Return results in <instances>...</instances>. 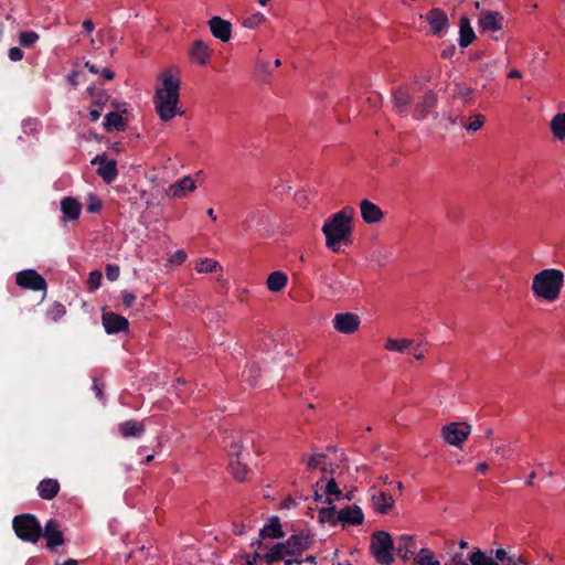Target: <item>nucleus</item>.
Returning <instances> with one entry per match:
<instances>
[{
	"label": "nucleus",
	"instance_id": "nucleus-25",
	"mask_svg": "<svg viewBox=\"0 0 565 565\" xmlns=\"http://www.w3.org/2000/svg\"><path fill=\"white\" fill-rule=\"evenodd\" d=\"M82 204L72 196H66L61 201V211L66 220L73 221L79 217Z\"/></svg>",
	"mask_w": 565,
	"mask_h": 565
},
{
	"label": "nucleus",
	"instance_id": "nucleus-16",
	"mask_svg": "<svg viewBox=\"0 0 565 565\" xmlns=\"http://www.w3.org/2000/svg\"><path fill=\"white\" fill-rule=\"evenodd\" d=\"M282 543L290 548L288 552L289 554L299 555L309 548L311 544V537L309 534L300 532L291 535L286 542Z\"/></svg>",
	"mask_w": 565,
	"mask_h": 565
},
{
	"label": "nucleus",
	"instance_id": "nucleus-57",
	"mask_svg": "<svg viewBox=\"0 0 565 565\" xmlns=\"http://www.w3.org/2000/svg\"><path fill=\"white\" fill-rule=\"evenodd\" d=\"M247 532V526L244 523H233V533L235 535H244Z\"/></svg>",
	"mask_w": 565,
	"mask_h": 565
},
{
	"label": "nucleus",
	"instance_id": "nucleus-29",
	"mask_svg": "<svg viewBox=\"0 0 565 565\" xmlns=\"http://www.w3.org/2000/svg\"><path fill=\"white\" fill-rule=\"evenodd\" d=\"M459 45L461 47H467L470 45L476 39V34L473 29L470 25V21L467 17H462L459 23Z\"/></svg>",
	"mask_w": 565,
	"mask_h": 565
},
{
	"label": "nucleus",
	"instance_id": "nucleus-20",
	"mask_svg": "<svg viewBox=\"0 0 565 565\" xmlns=\"http://www.w3.org/2000/svg\"><path fill=\"white\" fill-rule=\"evenodd\" d=\"M260 539H281L285 536V532L281 529L280 519L274 515L269 519V522L259 530Z\"/></svg>",
	"mask_w": 565,
	"mask_h": 565
},
{
	"label": "nucleus",
	"instance_id": "nucleus-19",
	"mask_svg": "<svg viewBox=\"0 0 565 565\" xmlns=\"http://www.w3.org/2000/svg\"><path fill=\"white\" fill-rule=\"evenodd\" d=\"M196 189L194 180L188 175L171 184L168 190V194L172 198L181 199L186 195L188 192H192Z\"/></svg>",
	"mask_w": 565,
	"mask_h": 565
},
{
	"label": "nucleus",
	"instance_id": "nucleus-33",
	"mask_svg": "<svg viewBox=\"0 0 565 565\" xmlns=\"http://www.w3.org/2000/svg\"><path fill=\"white\" fill-rule=\"evenodd\" d=\"M551 130L556 139L565 138V113H558L552 118Z\"/></svg>",
	"mask_w": 565,
	"mask_h": 565
},
{
	"label": "nucleus",
	"instance_id": "nucleus-35",
	"mask_svg": "<svg viewBox=\"0 0 565 565\" xmlns=\"http://www.w3.org/2000/svg\"><path fill=\"white\" fill-rule=\"evenodd\" d=\"M260 375V369L256 363H252L244 369L242 372V380L249 386L258 384V377Z\"/></svg>",
	"mask_w": 565,
	"mask_h": 565
},
{
	"label": "nucleus",
	"instance_id": "nucleus-2",
	"mask_svg": "<svg viewBox=\"0 0 565 565\" xmlns=\"http://www.w3.org/2000/svg\"><path fill=\"white\" fill-rule=\"evenodd\" d=\"M180 81L170 73L162 75V86L157 88L154 95L156 110L163 121L171 120L175 115H181L177 109L179 103Z\"/></svg>",
	"mask_w": 565,
	"mask_h": 565
},
{
	"label": "nucleus",
	"instance_id": "nucleus-32",
	"mask_svg": "<svg viewBox=\"0 0 565 565\" xmlns=\"http://www.w3.org/2000/svg\"><path fill=\"white\" fill-rule=\"evenodd\" d=\"M230 470L237 481H244L248 472V467L244 459H231L228 462Z\"/></svg>",
	"mask_w": 565,
	"mask_h": 565
},
{
	"label": "nucleus",
	"instance_id": "nucleus-1",
	"mask_svg": "<svg viewBox=\"0 0 565 565\" xmlns=\"http://www.w3.org/2000/svg\"><path fill=\"white\" fill-rule=\"evenodd\" d=\"M353 214L354 210L352 207H344L326 220L322 232L326 236V245L332 252L339 253L341 244L350 243Z\"/></svg>",
	"mask_w": 565,
	"mask_h": 565
},
{
	"label": "nucleus",
	"instance_id": "nucleus-44",
	"mask_svg": "<svg viewBox=\"0 0 565 565\" xmlns=\"http://www.w3.org/2000/svg\"><path fill=\"white\" fill-rule=\"evenodd\" d=\"M484 121H486V117L483 115L475 114L470 117L469 122H467V124L465 122L463 127L468 132H476L479 129H481Z\"/></svg>",
	"mask_w": 565,
	"mask_h": 565
},
{
	"label": "nucleus",
	"instance_id": "nucleus-41",
	"mask_svg": "<svg viewBox=\"0 0 565 565\" xmlns=\"http://www.w3.org/2000/svg\"><path fill=\"white\" fill-rule=\"evenodd\" d=\"M469 561L472 565H499L498 562L488 557L481 550H476L469 556Z\"/></svg>",
	"mask_w": 565,
	"mask_h": 565
},
{
	"label": "nucleus",
	"instance_id": "nucleus-49",
	"mask_svg": "<svg viewBox=\"0 0 565 565\" xmlns=\"http://www.w3.org/2000/svg\"><path fill=\"white\" fill-rule=\"evenodd\" d=\"M326 459H327L326 454L313 455L308 459L307 466L309 469L321 468L326 463Z\"/></svg>",
	"mask_w": 565,
	"mask_h": 565
},
{
	"label": "nucleus",
	"instance_id": "nucleus-9",
	"mask_svg": "<svg viewBox=\"0 0 565 565\" xmlns=\"http://www.w3.org/2000/svg\"><path fill=\"white\" fill-rule=\"evenodd\" d=\"M333 328L344 334L354 333L360 327V317L356 313H337L332 320Z\"/></svg>",
	"mask_w": 565,
	"mask_h": 565
},
{
	"label": "nucleus",
	"instance_id": "nucleus-36",
	"mask_svg": "<svg viewBox=\"0 0 565 565\" xmlns=\"http://www.w3.org/2000/svg\"><path fill=\"white\" fill-rule=\"evenodd\" d=\"M324 502L329 505L333 504L334 500H339L342 498V491L339 489L338 483L333 478L328 480L326 490H324Z\"/></svg>",
	"mask_w": 565,
	"mask_h": 565
},
{
	"label": "nucleus",
	"instance_id": "nucleus-60",
	"mask_svg": "<svg viewBox=\"0 0 565 565\" xmlns=\"http://www.w3.org/2000/svg\"><path fill=\"white\" fill-rule=\"evenodd\" d=\"M508 557H510V556L508 555V553L505 552V550H503V548H498V550L495 551V558H497L498 561H500V562H504V561H507V559H508Z\"/></svg>",
	"mask_w": 565,
	"mask_h": 565
},
{
	"label": "nucleus",
	"instance_id": "nucleus-61",
	"mask_svg": "<svg viewBox=\"0 0 565 565\" xmlns=\"http://www.w3.org/2000/svg\"><path fill=\"white\" fill-rule=\"evenodd\" d=\"M244 557L249 559L250 562H253L255 564L257 563L258 559H263V555L259 552H257V551L254 554H252V555L250 554H246Z\"/></svg>",
	"mask_w": 565,
	"mask_h": 565
},
{
	"label": "nucleus",
	"instance_id": "nucleus-10",
	"mask_svg": "<svg viewBox=\"0 0 565 565\" xmlns=\"http://www.w3.org/2000/svg\"><path fill=\"white\" fill-rule=\"evenodd\" d=\"M42 536L46 539V548L54 551L57 546L64 544V536L60 530V523L55 519H50L42 529Z\"/></svg>",
	"mask_w": 565,
	"mask_h": 565
},
{
	"label": "nucleus",
	"instance_id": "nucleus-14",
	"mask_svg": "<svg viewBox=\"0 0 565 565\" xmlns=\"http://www.w3.org/2000/svg\"><path fill=\"white\" fill-rule=\"evenodd\" d=\"M412 103V94L407 87L399 86L393 90V108L396 114L406 116Z\"/></svg>",
	"mask_w": 565,
	"mask_h": 565
},
{
	"label": "nucleus",
	"instance_id": "nucleus-51",
	"mask_svg": "<svg viewBox=\"0 0 565 565\" xmlns=\"http://www.w3.org/2000/svg\"><path fill=\"white\" fill-rule=\"evenodd\" d=\"M102 202L100 200L95 196V195H90L89 196V202H88V205H87V212L89 213H98L100 210H102Z\"/></svg>",
	"mask_w": 565,
	"mask_h": 565
},
{
	"label": "nucleus",
	"instance_id": "nucleus-21",
	"mask_svg": "<svg viewBox=\"0 0 565 565\" xmlns=\"http://www.w3.org/2000/svg\"><path fill=\"white\" fill-rule=\"evenodd\" d=\"M360 209L362 218L364 220L365 223H377L383 218V212L381 211V209L376 204L367 200L361 202Z\"/></svg>",
	"mask_w": 565,
	"mask_h": 565
},
{
	"label": "nucleus",
	"instance_id": "nucleus-7",
	"mask_svg": "<svg viewBox=\"0 0 565 565\" xmlns=\"http://www.w3.org/2000/svg\"><path fill=\"white\" fill-rule=\"evenodd\" d=\"M469 434L470 426L466 423H450L441 429L445 441L452 446H460Z\"/></svg>",
	"mask_w": 565,
	"mask_h": 565
},
{
	"label": "nucleus",
	"instance_id": "nucleus-18",
	"mask_svg": "<svg viewBox=\"0 0 565 565\" xmlns=\"http://www.w3.org/2000/svg\"><path fill=\"white\" fill-rule=\"evenodd\" d=\"M503 17L499 12L486 11L479 15V25L483 31H500Z\"/></svg>",
	"mask_w": 565,
	"mask_h": 565
},
{
	"label": "nucleus",
	"instance_id": "nucleus-38",
	"mask_svg": "<svg viewBox=\"0 0 565 565\" xmlns=\"http://www.w3.org/2000/svg\"><path fill=\"white\" fill-rule=\"evenodd\" d=\"M284 547V543L275 544L269 548L267 553L263 555V559L266 562L267 565H273L279 561L285 559L284 554L281 553Z\"/></svg>",
	"mask_w": 565,
	"mask_h": 565
},
{
	"label": "nucleus",
	"instance_id": "nucleus-47",
	"mask_svg": "<svg viewBox=\"0 0 565 565\" xmlns=\"http://www.w3.org/2000/svg\"><path fill=\"white\" fill-rule=\"evenodd\" d=\"M66 313L65 307L60 302H54L49 309H47V317L53 321H58Z\"/></svg>",
	"mask_w": 565,
	"mask_h": 565
},
{
	"label": "nucleus",
	"instance_id": "nucleus-62",
	"mask_svg": "<svg viewBox=\"0 0 565 565\" xmlns=\"http://www.w3.org/2000/svg\"><path fill=\"white\" fill-rule=\"evenodd\" d=\"M100 74L103 75V77L107 81H110L114 78L115 74L109 68H102V72Z\"/></svg>",
	"mask_w": 565,
	"mask_h": 565
},
{
	"label": "nucleus",
	"instance_id": "nucleus-8",
	"mask_svg": "<svg viewBox=\"0 0 565 565\" xmlns=\"http://www.w3.org/2000/svg\"><path fill=\"white\" fill-rule=\"evenodd\" d=\"M17 284L24 289L33 291H45V279L34 269H24L17 274Z\"/></svg>",
	"mask_w": 565,
	"mask_h": 565
},
{
	"label": "nucleus",
	"instance_id": "nucleus-22",
	"mask_svg": "<svg viewBox=\"0 0 565 565\" xmlns=\"http://www.w3.org/2000/svg\"><path fill=\"white\" fill-rule=\"evenodd\" d=\"M118 430L124 438L141 437L146 430L145 425L134 419L125 420L118 425Z\"/></svg>",
	"mask_w": 565,
	"mask_h": 565
},
{
	"label": "nucleus",
	"instance_id": "nucleus-43",
	"mask_svg": "<svg viewBox=\"0 0 565 565\" xmlns=\"http://www.w3.org/2000/svg\"><path fill=\"white\" fill-rule=\"evenodd\" d=\"M228 457L231 459H244V446L239 439H233L228 445Z\"/></svg>",
	"mask_w": 565,
	"mask_h": 565
},
{
	"label": "nucleus",
	"instance_id": "nucleus-42",
	"mask_svg": "<svg viewBox=\"0 0 565 565\" xmlns=\"http://www.w3.org/2000/svg\"><path fill=\"white\" fill-rule=\"evenodd\" d=\"M411 344H412V341L407 340V339H402V340L388 339L385 344V349L388 351H396L399 353H404L406 351V349L409 348Z\"/></svg>",
	"mask_w": 565,
	"mask_h": 565
},
{
	"label": "nucleus",
	"instance_id": "nucleus-37",
	"mask_svg": "<svg viewBox=\"0 0 565 565\" xmlns=\"http://www.w3.org/2000/svg\"><path fill=\"white\" fill-rule=\"evenodd\" d=\"M338 512L339 511H337L333 504L321 508L318 512L319 521L321 523H329L334 526L339 523V520H337Z\"/></svg>",
	"mask_w": 565,
	"mask_h": 565
},
{
	"label": "nucleus",
	"instance_id": "nucleus-50",
	"mask_svg": "<svg viewBox=\"0 0 565 565\" xmlns=\"http://www.w3.org/2000/svg\"><path fill=\"white\" fill-rule=\"evenodd\" d=\"M105 273L108 280L116 281L119 278L120 269L117 265L108 264Z\"/></svg>",
	"mask_w": 565,
	"mask_h": 565
},
{
	"label": "nucleus",
	"instance_id": "nucleus-40",
	"mask_svg": "<svg viewBox=\"0 0 565 565\" xmlns=\"http://www.w3.org/2000/svg\"><path fill=\"white\" fill-rule=\"evenodd\" d=\"M39 39L40 35L34 31H21L19 33V44L25 49H31Z\"/></svg>",
	"mask_w": 565,
	"mask_h": 565
},
{
	"label": "nucleus",
	"instance_id": "nucleus-3",
	"mask_svg": "<svg viewBox=\"0 0 565 565\" xmlns=\"http://www.w3.org/2000/svg\"><path fill=\"white\" fill-rule=\"evenodd\" d=\"M564 278V273L559 269H543L533 277L532 292L536 298L555 301L559 297Z\"/></svg>",
	"mask_w": 565,
	"mask_h": 565
},
{
	"label": "nucleus",
	"instance_id": "nucleus-53",
	"mask_svg": "<svg viewBox=\"0 0 565 565\" xmlns=\"http://www.w3.org/2000/svg\"><path fill=\"white\" fill-rule=\"evenodd\" d=\"M185 259L186 253L183 249H179L170 256L169 262L174 265H181L185 262Z\"/></svg>",
	"mask_w": 565,
	"mask_h": 565
},
{
	"label": "nucleus",
	"instance_id": "nucleus-63",
	"mask_svg": "<svg viewBox=\"0 0 565 565\" xmlns=\"http://www.w3.org/2000/svg\"><path fill=\"white\" fill-rule=\"evenodd\" d=\"M83 28L87 33H90L94 30V23L90 20H85L83 22Z\"/></svg>",
	"mask_w": 565,
	"mask_h": 565
},
{
	"label": "nucleus",
	"instance_id": "nucleus-17",
	"mask_svg": "<svg viewBox=\"0 0 565 565\" xmlns=\"http://www.w3.org/2000/svg\"><path fill=\"white\" fill-rule=\"evenodd\" d=\"M426 20L431 28V31L436 35H440L448 24V18L446 13L438 8L431 9L426 14Z\"/></svg>",
	"mask_w": 565,
	"mask_h": 565
},
{
	"label": "nucleus",
	"instance_id": "nucleus-31",
	"mask_svg": "<svg viewBox=\"0 0 565 565\" xmlns=\"http://www.w3.org/2000/svg\"><path fill=\"white\" fill-rule=\"evenodd\" d=\"M288 282V277L284 271H273L266 281L267 288L273 292L281 291Z\"/></svg>",
	"mask_w": 565,
	"mask_h": 565
},
{
	"label": "nucleus",
	"instance_id": "nucleus-45",
	"mask_svg": "<svg viewBox=\"0 0 565 565\" xmlns=\"http://www.w3.org/2000/svg\"><path fill=\"white\" fill-rule=\"evenodd\" d=\"M217 268H221V266L218 265V263L216 260H213L211 258H204V259H201L198 264H196V267L195 269L199 271V273H215Z\"/></svg>",
	"mask_w": 565,
	"mask_h": 565
},
{
	"label": "nucleus",
	"instance_id": "nucleus-39",
	"mask_svg": "<svg viewBox=\"0 0 565 565\" xmlns=\"http://www.w3.org/2000/svg\"><path fill=\"white\" fill-rule=\"evenodd\" d=\"M392 256L393 249L391 247H379L373 252L372 258L379 266H385Z\"/></svg>",
	"mask_w": 565,
	"mask_h": 565
},
{
	"label": "nucleus",
	"instance_id": "nucleus-27",
	"mask_svg": "<svg viewBox=\"0 0 565 565\" xmlns=\"http://www.w3.org/2000/svg\"><path fill=\"white\" fill-rule=\"evenodd\" d=\"M372 503L375 512L386 514L393 508L394 500L388 493L381 491L372 495Z\"/></svg>",
	"mask_w": 565,
	"mask_h": 565
},
{
	"label": "nucleus",
	"instance_id": "nucleus-24",
	"mask_svg": "<svg viewBox=\"0 0 565 565\" xmlns=\"http://www.w3.org/2000/svg\"><path fill=\"white\" fill-rule=\"evenodd\" d=\"M395 552L404 561L409 559V557L415 554L414 537L411 535H407V534H403V535L398 536L397 546L395 547Z\"/></svg>",
	"mask_w": 565,
	"mask_h": 565
},
{
	"label": "nucleus",
	"instance_id": "nucleus-64",
	"mask_svg": "<svg viewBox=\"0 0 565 565\" xmlns=\"http://www.w3.org/2000/svg\"><path fill=\"white\" fill-rule=\"evenodd\" d=\"M257 67H258L262 72H264V73H268V74L270 73L269 65H268V63H266V62H262V61L257 62Z\"/></svg>",
	"mask_w": 565,
	"mask_h": 565
},
{
	"label": "nucleus",
	"instance_id": "nucleus-55",
	"mask_svg": "<svg viewBox=\"0 0 565 565\" xmlns=\"http://www.w3.org/2000/svg\"><path fill=\"white\" fill-rule=\"evenodd\" d=\"M8 56L12 62H19L23 58L24 53L20 47L13 46L9 50Z\"/></svg>",
	"mask_w": 565,
	"mask_h": 565
},
{
	"label": "nucleus",
	"instance_id": "nucleus-30",
	"mask_svg": "<svg viewBox=\"0 0 565 565\" xmlns=\"http://www.w3.org/2000/svg\"><path fill=\"white\" fill-rule=\"evenodd\" d=\"M126 125H127V119H125L117 111H110L105 116L104 127L107 131H111V130L124 131Z\"/></svg>",
	"mask_w": 565,
	"mask_h": 565
},
{
	"label": "nucleus",
	"instance_id": "nucleus-15",
	"mask_svg": "<svg viewBox=\"0 0 565 565\" xmlns=\"http://www.w3.org/2000/svg\"><path fill=\"white\" fill-rule=\"evenodd\" d=\"M209 26L214 38L222 42L230 41L232 36V24L220 17H213L209 20Z\"/></svg>",
	"mask_w": 565,
	"mask_h": 565
},
{
	"label": "nucleus",
	"instance_id": "nucleus-34",
	"mask_svg": "<svg viewBox=\"0 0 565 565\" xmlns=\"http://www.w3.org/2000/svg\"><path fill=\"white\" fill-rule=\"evenodd\" d=\"M473 93L475 90L471 87L465 86L462 84H456L454 89V97L460 98L463 102V105L470 106L475 103Z\"/></svg>",
	"mask_w": 565,
	"mask_h": 565
},
{
	"label": "nucleus",
	"instance_id": "nucleus-58",
	"mask_svg": "<svg viewBox=\"0 0 565 565\" xmlns=\"http://www.w3.org/2000/svg\"><path fill=\"white\" fill-rule=\"evenodd\" d=\"M107 159L108 158H107L106 153H100L93 158V160L90 161V164L92 166L98 164V167H100L103 163H105V161H107Z\"/></svg>",
	"mask_w": 565,
	"mask_h": 565
},
{
	"label": "nucleus",
	"instance_id": "nucleus-12",
	"mask_svg": "<svg viewBox=\"0 0 565 565\" xmlns=\"http://www.w3.org/2000/svg\"><path fill=\"white\" fill-rule=\"evenodd\" d=\"M337 520L342 524L343 527L350 525H361L364 521V514L362 509L356 505H348L338 512Z\"/></svg>",
	"mask_w": 565,
	"mask_h": 565
},
{
	"label": "nucleus",
	"instance_id": "nucleus-11",
	"mask_svg": "<svg viewBox=\"0 0 565 565\" xmlns=\"http://www.w3.org/2000/svg\"><path fill=\"white\" fill-rule=\"evenodd\" d=\"M102 322L108 334L127 331L129 327V322L125 317L113 311H103Z\"/></svg>",
	"mask_w": 565,
	"mask_h": 565
},
{
	"label": "nucleus",
	"instance_id": "nucleus-4",
	"mask_svg": "<svg viewBox=\"0 0 565 565\" xmlns=\"http://www.w3.org/2000/svg\"><path fill=\"white\" fill-rule=\"evenodd\" d=\"M12 529L23 542L38 543L42 537V526L34 514L23 513L15 515L12 520Z\"/></svg>",
	"mask_w": 565,
	"mask_h": 565
},
{
	"label": "nucleus",
	"instance_id": "nucleus-59",
	"mask_svg": "<svg viewBox=\"0 0 565 565\" xmlns=\"http://www.w3.org/2000/svg\"><path fill=\"white\" fill-rule=\"evenodd\" d=\"M85 67H86V68H87L92 74H100V72H102V68H100V67H98L96 64H94V63H92V62H89V61H87V62L85 63Z\"/></svg>",
	"mask_w": 565,
	"mask_h": 565
},
{
	"label": "nucleus",
	"instance_id": "nucleus-5",
	"mask_svg": "<svg viewBox=\"0 0 565 565\" xmlns=\"http://www.w3.org/2000/svg\"><path fill=\"white\" fill-rule=\"evenodd\" d=\"M370 550L379 564L393 565L395 546L388 532L375 531L371 536Z\"/></svg>",
	"mask_w": 565,
	"mask_h": 565
},
{
	"label": "nucleus",
	"instance_id": "nucleus-54",
	"mask_svg": "<svg viewBox=\"0 0 565 565\" xmlns=\"http://www.w3.org/2000/svg\"><path fill=\"white\" fill-rule=\"evenodd\" d=\"M121 297H122V305L125 306V308H130L137 299L135 294L127 291V290H124L121 292Z\"/></svg>",
	"mask_w": 565,
	"mask_h": 565
},
{
	"label": "nucleus",
	"instance_id": "nucleus-6",
	"mask_svg": "<svg viewBox=\"0 0 565 565\" xmlns=\"http://www.w3.org/2000/svg\"><path fill=\"white\" fill-rule=\"evenodd\" d=\"M320 282L328 288L331 296H343L349 292L358 291L356 286H352L351 278L344 274L327 271L321 274Z\"/></svg>",
	"mask_w": 565,
	"mask_h": 565
},
{
	"label": "nucleus",
	"instance_id": "nucleus-28",
	"mask_svg": "<svg viewBox=\"0 0 565 565\" xmlns=\"http://www.w3.org/2000/svg\"><path fill=\"white\" fill-rule=\"evenodd\" d=\"M96 173L103 179L106 184L113 183L118 175L116 160L105 161L100 167L97 168Z\"/></svg>",
	"mask_w": 565,
	"mask_h": 565
},
{
	"label": "nucleus",
	"instance_id": "nucleus-26",
	"mask_svg": "<svg viewBox=\"0 0 565 565\" xmlns=\"http://www.w3.org/2000/svg\"><path fill=\"white\" fill-rule=\"evenodd\" d=\"M38 491L41 499L52 500L60 491V483L56 479H43L38 486Z\"/></svg>",
	"mask_w": 565,
	"mask_h": 565
},
{
	"label": "nucleus",
	"instance_id": "nucleus-56",
	"mask_svg": "<svg viewBox=\"0 0 565 565\" xmlns=\"http://www.w3.org/2000/svg\"><path fill=\"white\" fill-rule=\"evenodd\" d=\"M246 220H248L250 224H253V223L260 224V222L263 220V215L259 211H252L247 215Z\"/></svg>",
	"mask_w": 565,
	"mask_h": 565
},
{
	"label": "nucleus",
	"instance_id": "nucleus-48",
	"mask_svg": "<svg viewBox=\"0 0 565 565\" xmlns=\"http://www.w3.org/2000/svg\"><path fill=\"white\" fill-rule=\"evenodd\" d=\"M103 279V274L99 270H93L87 279V286L89 291H95L99 288Z\"/></svg>",
	"mask_w": 565,
	"mask_h": 565
},
{
	"label": "nucleus",
	"instance_id": "nucleus-13",
	"mask_svg": "<svg viewBox=\"0 0 565 565\" xmlns=\"http://www.w3.org/2000/svg\"><path fill=\"white\" fill-rule=\"evenodd\" d=\"M437 100V94L434 90H427L422 100L416 103L413 117L417 120H424L428 116L430 109L436 106Z\"/></svg>",
	"mask_w": 565,
	"mask_h": 565
},
{
	"label": "nucleus",
	"instance_id": "nucleus-52",
	"mask_svg": "<svg viewBox=\"0 0 565 565\" xmlns=\"http://www.w3.org/2000/svg\"><path fill=\"white\" fill-rule=\"evenodd\" d=\"M420 553H426L422 555L418 559V565H440L439 561H434L431 553L426 550H422Z\"/></svg>",
	"mask_w": 565,
	"mask_h": 565
},
{
	"label": "nucleus",
	"instance_id": "nucleus-46",
	"mask_svg": "<svg viewBox=\"0 0 565 565\" xmlns=\"http://www.w3.org/2000/svg\"><path fill=\"white\" fill-rule=\"evenodd\" d=\"M266 18L260 12H255L244 19L243 25L248 29H255L265 22Z\"/></svg>",
	"mask_w": 565,
	"mask_h": 565
},
{
	"label": "nucleus",
	"instance_id": "nucleus-23",
	"mask_svg": "<svg viewBox=\"0 0 565 565\" xmlns=\"http://www.w3.org/2000/svg\"><path fill=\"white\" fill-rule=\"evenodd\" d=\"M189 54H190V57L193 61H195L196 63H199L200 65H205L211 57L210 49L201 40H196L193 42Z\"/></svg>",
	"mask_w": 565,
	"mask_h": 565
}]
</instances>
